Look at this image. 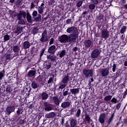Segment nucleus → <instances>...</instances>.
Instances as JSON below:
<instances>
[{"instance_id": "f257e3e1", "label": "nucleus", "mask_w": 127, "mask_h": 127, "mask_svg": "<svg viewBox=\"0 0 127 127\" xmlns=\"http://www.w3.org/2000/svg\"><path fill=\"white\" fill-rule=\"evenodd\" d=\"M83 73L86 78H89L93 76V70L92 69H84L83 70Z\"/></svg>"}, {"instance_id": "f03ea898", "label": "nucleus", "mask_w": 127, "mask_h": 127, "mask_svg": "<svg viewBox=\"0 0 127 127\" xmlns=\"http://www.w3.org/2000/svg\"><path fill=\"white\" fill-rule=\"evenodd\" d=\"M59 41L61 43H68V36L65 34L62 35L59 38Z\"/></svg>"}, {"instance_id": "7ed1b4c3", "label": "nucleus", "mask_w": 127, "mask_h": 127, "mask_svg": "<svg viewBox=\"0 0 127 127\" xmlns=\"http://www.w3.org/2000/svg\"><path fill=\"white\" fill-rule=\"evenodd\" d=\"M40 41H41V42H42V43H44V42H47V41H48L47 33L46 31H44L42 33L41 38L40 39Z\"/></svg>"}, {"instance_id": "20e7f679", "label": "nucleus", "mask_w": 127, "mask_h": 127, "mask_svg": "<svg viewBox=\"0 0 127 127\" xmlns=\"http://www.w3.org/2000/svg\"><path fill=\"white\" fill-rule=\"evenodd\" d=\"M100 54V51L98 49H95L92 52L91 54V58H98Z\"/></svg>"}, {"instance_id": "39448f33", "label": "nucleus", "mask_w": 127, "mask_h": 127, "mask_svg": "<svg viewBox=\"0 0 127 127\" xmlns=\"http://www.w3.org/2000/svg\"><path fill=\"white\" fill-rule=\"evenodd\" d=\"M78 37V33L70 34L69 36H68V42H72V41H74V40H76Z\"/></svg>"}, {"instance_id": "423d86ee", "label": "nucleus", "mask_w": 127, "mask_h": 127, "mask_svg": "<svg viewBox=\"0 0 127 127\" xmlns=\"http://www.w3.org/2000/svg\"><path fill=\"white\" fill-rule=\"evenodd\" d=\"M66 32H67V33L75 34V33H78V31L75 27L72 26V27L68 28L66 29Z\"/></svg>"}, {"instance_id": "0eeeda50", "label": "nucleus", "mask_w": 127, "mask_h": 127, "mask_svg": "<svg viewBox=\"0 0 127 127\" xmlns=\"http://www.w3.org/2000/svg\"><path fill=\"white\" fill-rule=\"evenodd\" d=\"M44 105L45 107L44 110L45 112H50L53 110L52 105L46 102L44 103Z\"/></svg>"}, {"instance_id": "6e6552de", "label": "nucleus", "mask_w": 127, "mask_h": 127, "mask_svg": "<svg viewBox=\"0 0 127 127\" xmlns=\"http://www.w3.org/2000/svg\"><path fill=\"white\" fill-rule=\"evenodd\" d=\"M101 35L102 38L107 40V38L110 36V32L107 30H103L101 31Z\"/></svg>"}, {"instance_id": "1a4fd4ad", "label": "nucleus", "mask_w": 127, "mask_h": 127, "mask_svg": "<svg viewBox=\"0 0 127 127\" xmlns=\"http://www.w3.org/2000/svg\"><path fill=\"white\" fill-rule=\"evenodd\" d=\"M105 119H106V115L105 114H102L99 116L98 120H99V122L101 124H103L105 123Z\"/></svg>"}, {"instance_id": "9d476101", "label": "nucleus", "mask_w": 127, "mask_h": 127, "mask_svg": "<svg viewBox=\"0 0 127 127\" xmlns=\"http://www.w3.org/2000/svg\"><path fill=\"white\" fill-rule=\"evenodd\" d=\"M15 110V108L14 106H8L6 108V111L9 115L14 112Z\"/></svg>"}, {"instance_id": "9b49d317", "label": "nucleus", "mask_w": 127, "mask_h": 127, "mask_svg": "<svg viewBox=\"0 0 127 127\" xmlns=\"http://www.w3.org/2000/svg\"><path fill=\"white\" fill-rule=\"evenodd\" d=\"M44 5H45V3H42L41 4V5L38 7L37 10L39 13L42 14L44 13V10L45 8Z\"/></svg>"}, {"instance_id": "f8f14e48", "label": "nucleus", "mask_w": 127, "mask_h": 127, "mask_svg": "<svg viewBox=\"0 0 127 127\" xmlns=\"http://www.w3.org/2000/svg\"><path fill=\"white\" fill-rule=\"evenodd\" d=\"M56 47L55 45L51 46L49 47L48 50V52L50 53V54H54V53H55L56 51Z\"/></svg>"}, {"instance_id": "ddd939ff", "label": "nucleus", "mask_w": 127, "mask_h": 127, "mask_svg": "<svg viewBox=\"0 0 127 127\" xmlns=\"http://www.w3.org/2000/svg\"><path fill=\"white\" fill-rule=\"evenodd\" d=\"M84 45L85 48H90L92 45V41L90 40H85L84 42Z\"/></svg>"}, {"instance_id": "4468645a", "label": "nucleus", "mask_w": 127, "mask_h": 127, "mask_svg": "<svg viewBox=\"0 0 127 127\" xmlns=\"http://www.w3.org/2000/svg\"><path fill=\"white\" fill-rule=\"evenodd\" d=\"M101 73L102 76H107L109 74V70L107 68H104L101 70Z\"/></svg>"}, {"instance_id": "2eb2a0df", "label": "nucleus", "mask_w": 127, "mask_h": 127, "mask_svg": "<svg viewBox=\"0 0 127 127\" xmlns=\"http://www.w3.org/2000/svg\"><path fill=\"white\" fill-rule=\"evenodd\" d=\"M70 106V102L69 101L64 102L61 104V107L63 109H66Z\"/></svg>"}, {"instance_id": "dca6fc26", "label": "nucleus", "mask_w": 127, "mask_h": 127, "mask_svg": "<svg viewBox=\"0 0 127 127\" xmlns=\"http://www.w3.org/2000/svg\"><path fill=\"white\" fill-rule=\"evenodd\" d=\"M56 114L55 112H51L45 115L46 119L54 118L56 117Z\"/></svg>"}, {"instance_id": "f3484780", "label": "nucleus", "mask_w": 127, "mask_h": 127, "mask_svg": "<svg viewBox=\"0 0 127 127\" xmlns=\"http://www.w3.org/2000/svg\"><path fill=\"white\" fill-rule=\"evenodd\" d=\"M66 54V52L65 50H63L58 52L57 56H59L60 58H63L64 57Z\"/></svg>"}, {"instance_id": "a211bd4d", "label": "nucleus", "mask_w": 127, "mask_h": 127, "mask_svg": "<svg viewBox=\"0 0 127 127\" xmlns=\"http://www.w3.org/2000/svg\"><path fill=\"white\" fill-rule=\"evenodd\" d=\"M80 88H74L71 89L70 92L74 95H76L79 93Z\"/></svg>"}, {"instance_id": "6ab92c4d", "label": "nucleus", "mask_w": 127, "mask_h": 127, "mask_svg": "<svg viewBox=\"0 0 127 127\" xmlns=\"http://www.w3.org/2000/svg\"><path fill=\"white\" fill-rule=\"evenodd\" d=\"M77 124V121L75 119H71L70 121V125L71 127H75Z\"/></svg>"}, {"instance_id": "aec40b11", "label": "nucleus", "mask_w": 127, "mask_h": 127, "mask_svg": "<svg viewBox=\"0 0 127 127\" xmlns=\"http://www.w3.org/2000/svg\"><path fill=\"white\" fill-rule=\"evenodd\" d=\"M53 101L54 104L57 105L59 106L60 104V100L59 99L58 97L54 96L53 97Z\"/></svg>"}, {"instance_id": "412c9836", "label": "nucleus", "mask_w": 127, "mask_h": 127, "mask_svg": "<svg viewBox=\"0 0 127 127\" xmlns=\"http://www.w3.org/2000/svg\"><path fill=\"white\" fill-rule=\"evenodd\" d=\"M23 46L24 49H28L30 47L31 45L28 41H25L23 44Z\"/></svg>"}, {"instance_id": "4be33fe9", "label": "nucleus", "mask_w": 127, "mask_h": 127, "mask_svg": "<svg viewBox=\"0 0 127 127\" xmlns=\"http://www.w3.org/2000/svg\"><path fill=\"white\" fill-rule=\"evenodd\" d=\"M69 75H66L65 76L63 79H62V83L64 84H67L68 82L69 81Z\"/></svg>"}, {"instance_id": "5701e85b", "label": "nucleus", "mask_w": 127, "mask_h": 127, "mask_svg": "<svg viewBox=\"0 0 127 127\" xmlns=\"http://www.w3.org/2000/svg\"><path fill=\"white\" fill-rule=\"evenodd\" d=\"M47 59H50L51 61L54 62L56 60V57L54 55H49L47 56Z\"/></svg>"}, {"instance_id": "b1692460", "label": "nucleus", "mask_w": 127, "mask_h": 127, "mask_svg": "<svg viewBox=\"0 0 127 127\" xmlns=\"http://www.w3.org/2000/svg\"><path fill=\"white\" fill-rule=\"evenodd\" d=\"M51 67V63H50L49 62H46L44 64V67L48 70Z\"/></svg>"}, {"instance_id": "393cba45", "label": "nucleus", "mask_w": 127, "mask_h": 127, "mask_svg": "<svg viewBox=\"0 0 127 127\" xmlns=\"http://www.w3.org/2000/svg\"><path fill=\"white\" fill-rule=\"evenodd\" d=\"M26 19L29 23H31L32 22V17L29 12L26 14Z\"/></svg>"}, {"instance_id": "a878e982", "label": "nucleus", "mask_w": 127, "mask_h": 127, "mask_svg": "<svg viewBox=\"0 0 127 127\" xmlns=\"http://www.w3.org/2000/svg\"><path fill=\"white\" fill-rule=\"evenodd\" d=\"M22 30V27H16V30H15V33H16V34H19L20 33H21Z\"/></svg>"}, {"instance_id": "bb28decb", "label": "nucleus", "mask_w": 127, "mask_h": 127, "mask_svg": "<svg viewBox=\"0 0 127 127\" xmlns=\"http://www.w3.org/2000/svg\"><path fill=\"white\" fill-rule=\"evenodd\" d=\"M36 71L34 70H30L28 73V76L30 77H33L35 76Z\"/></svg>"}, {"instance_id": "cd10ccee", "label": "nucleus", "mask_w": 127, "mask_h": 127, "mask_svg": "<svg viewBox=\"0 0 127 127\" xmlns=\"http://www.w3.org/2000/svg\"><path fill=\"white\" fill-rule=\"evenodd\" d=\"M41 97L43 100H47L48 98V95L45 92H43L41 94Z\"/></svg>"}, {"instance_id": "c85d7f7f", "label": "nucleus", "mask_w": 127, "mask_h": 127, "mask_svg": "<svg viewBox=\"0 0 127 127\" xmlns=\"http://www.w3.org/2000/svg\"><path fill=\"white\" fill-rule=\"evenodd\" d=\"M112 98H113L112 96L108 95V96H107L105 97V98H104V100L105 101H110L111 100Z\"/></svg>"}, {"instance_id": "c756f323", "label": "nucleus", "mask_w": 127, "mask_h": 127, "mask_svg": "<svg viewBox=\"0 0 127 127\" xmlns=\"http://www.w3.org/2000/svg\"><path fill=\"white\" fill-rule=\"evenodd\" d=\"M23 113V109L22 108H18L16 111V115L19 116L21 114Z\"/></svg>"}, {"instance_id": "7c9ffc66", "label": "nucleus", "mask_w": 127, "mask_h": 127, "mask_svg": "<svg viewBox=\"0 0 127 127\" xmlns=\"http://www.w3.org/2000/svg\"><path fill=\"white\" fill-rule=\"evenodd\" d=\"M81 114V110L80 109H78L75 114L76 117L78 118H79L80 117Z\"/></svg>"}, {"instance_id": "2f4dec72", "label": "nucleus", "mask_w": 127, "mask_h": 127, "mask_svg": "<svg viewBox=\"0 0 127 127\" xmlns=\"http://www.w3.org/2000/svg\"><path fill=\"white\" fill-rule=\"evenodd\" d=\"M85 120L88 123L91 122V120L89 115H85Z\"/></svg>"}, {"instance_id": "473e14b6", "label": "nucleus", "mask_w": 127, "mask_h": 127, "mask_svg": "<svg viewBox=\"0 0 127 127\" xmlns=\"http://www.w3.org/2000/svg\"><path fill=\"white\" fill-rule=\"evenodd\" d=\"M31 87L33 89H37L38 88L37 84L35 82H32L31 83Z\"/></svg>"}, {"instance_id": "72a5a7b5", "label": "nucleus", "mask_w": 127, "mask_h": 127, "mask_svg": "<svg viewBox=\"0 0 127 127\" xmlns=\"http://www.w3.org/2000/svg\"><path fill=\"white\" fill-rule=\"evenodd\" d=\"M42 16L41 14H38L37 17L34 18L35 21H39L41 20Z\"/></svg>"}, {"instance_id": "f704fd0d", "label": "nucleus", "mask_w": 127, "mask_h": 127, "mask_svg": "<svg viewBox=\"0 0 127 127\" xmlns=\"http://www.w3.org/2000/svg\"><path fill=\"white\" fill-rule=\"evenodd\" d=\"M114 118V114H112L111 117L109 118L108 121V124L110 125L111 122H112L113 119Z\"/></svg>"}, {"instance_id": "c9c22d12", "label": "nucleus", "mask_w": 127, "mask_h": 127, "mask_svg": "<svg viewBox=\"0 0 127 127\" xmlns=\"http://www.w3.org/2000/svg\"><path fill=\"white\" fill-rule=\"evenodd\" d=\"M20 49L18 46H15L13 47V51L14 52H18Z\"/></svg>"}, {"instance_id": "e433bc0d", "label": "nucleus", "mask_w": 127, "mask_h": 127, "mask_svg": "<svg viewBox=\"0 0 127 127\" xmlns=\"http://www.w3.org/2000/svg\"><path fill=\"white\" fill-rule=\"evenodd\" d=\"M96 5L92 3L89 5V8L91 10H94L95 9Z\"/></svg>"}, {"instance_id": "4c0bfd02", "label": "nucleus", "mask_w": 127, "mask_h": 127, "mask_svg": "<svg viewBox=\"0 0 127 127\" xmlns=\"http://www.w3.org/2000/svg\"><path fill=\"white\" fill-rule=\"evenodd\" d=\"M18 23L19 24L25 25V22L22 19H18Z\"/></svg>"}, {"instance_id": "58836bf2", "label": "nucleus", "mask_w": 127, "mask_h": 127, "mask_svg": "<svg viewBox=\"0 0 127 127\" xmlns=\"http://www.w3.org/2000/svg\"><path fill=\"white\" fill-rule=\"evenodd\" d=\"M4 41H8L10 39V36L8 35H5L3 36Z\"/></svg>"}, {"instance_id": "ea45409f", "label": "nucleus", "mask_w": 127, "mask_h": 127, "mask_svg": "<svg viewBox=\"0 0 127 127\" xmlns=\"http://www.w3.org/2000/svg\"><path fill=\"white\" fill-rule=\"evenodd\" d=\"M19 13L22 16H23L24 18H26V13L25 11L21 10V11H20Z\"/></svg>"}, {"instance_id": "a19ab883", "label": "nucleus", "mask_w": 127, "mask_h": 127, "mask_svg": "<svg viewBox=\"0 0 127 127\" xmlns=\"http://www.w3.org/2000/svg\"><path fill=\"white\" fill-rule=\"evenodd\" d=\"M83 3V0H80L76 3V6L77 7H80L81 6H82V4Z\"/></svg>"}, {"instance_id": "79ce46f5", "label": "nucleus", "mask_w": 127, "mask_h": 127, "mask_svg": "<svg viewBox=\"0 0 127 127\" xmlns=\"http://www.w3.org/2000/svg\"><path fill=\"white\" fill-rule=\"evenodd\" d=\"M127 29V27L126 26H123L121 29V33L123 34V33H125L126 32V30Z\"/></svg>"}, {"instance_id": "37998d69", "label": "nucleus", "mask_w": 127, "mask_h": 127, "mask_svg": "<svg viewBox=\"0 0 127 127\" xmlns=\"http://www.w3.org/2000/svg\"><path fill=\"white\" fill-rule=\"evenodd\" d=\"M91 3H92L93 4L97 5L99 3L98 0H90Z\"/></svg>"}, {"instance_id": "c03bdc74", "label": "nucleus", "mask_w": 127, "mask_h": 127, "mask_svg": "<svg viewBox=\"0 0 127 127\" xmlns=\"http://www.w3.org/2000/svg\"><path fill=\"white\" fill-rule=\"evenodd\" d=\"M111 102L112 103L117 104L118 103V100L116 98L114 97L112 99Z\"/></svg>"}, {"instance_id": "a18cd8bd", "label": "nucleus", "mask_w": 127, "mask_h": 127, "mask_svg": "<svg viewBox=\"0 0 127 127\" xmlns=\"http://www.w3.org/2000/svg\"><path fill=\"white\" fill-rule=\"evenodd\" d=\"M38 29L37 27H35L33 30V33L34 34H36V33H38Z\"/></svg>"}, {"instance_id": "49530a36", "label": "nucleus", "mask_w": 127, "mask_h": 127, "mask_svg": "<svg viewBox=\"0 0 127 127\" xmlns=\"http://www.w3.org/2000/svg\"><path fill=\"white\" fill-rule=\"evenodd\" d=\"M117 68V64H114L113 65L112 71L113 72H115Z\"/></svg>"}, {"instance_id": "de8ad7c7", "label": "nucleus", "mask_w": 127, "mask_h": 127, "mask_svg": "<svg viewBox=\"0 0 127 127\" xmlns=\"http://www.w3.org/2000/svg\"><path fill=\"white\" fill-rule=\"evenodd\" d=\"M37 15H38V11L36 10L33 11V12H32V16L33 17H36Z\"/></svg>"}, {"instance_id": "09e8293b", "label": "nucleus", "mask_w": 127, "mask_h": 127, "mask_svg": "<svg viewBox=\"0 0 127 127\" xmlns=\"http://www.w3.org/2000/svg\"><path fill=\"white\" fill-rule=\"evenodd\" d=\"M99 20H102L104 19V15L102 14H99L98 17Z\"/></svg>"}, {"instance_id": "8fccbe9b", "label": "nucleus", "mask_w": 127, "mask_h": 127, "mask_svg": "<svg viewBox=\"0 0 127 127\" xmlns=\"http://www.w3.org/2000/svg\"><path fill=\"white\" fill-rule=\"evenodd\" d=\"M65 87H66V85L65 84H62L59 86V89H64Z\"/></svg>"}, {"instance_id": "3c124183", "label": "nucleus", "mask_w": 127, "mask_h": 127, "mask_svg": "<svg viewBox=\"0 0 127 127\" xmlns=\"http://www.w3.org/2000/svg\"><path fill=\"white\" fill-rule=\"evenodd\" d=\"M4 76V72H0V81H1Z\"/></svg>"}, {"instance_id": "603ef678", "label": "nucleus", "mask_w": 127, "mask_h": 127, "mask_svg": "<svg viewBox=\"0 0 127 127\" xmlns=\"http://www.w3.org/2000/svg\"><path fill=\"white\" fill-rule=\"evenodd\" d=\"M54 39L53 38H51L50 39V41L49 42V44L52 45V44H54Z\"/></svg>"}, {"instance_id": "864d4df0", "label": "nucleus", "mask_w": 127, "mask_h": 127, "mask_svg": "<svg viewBox=\"0 0 127 127\" xmlns=\"http://www.w3.org/2000/svg\"><path fill=\"white\" fill-rule=\"evenodd\" d=\"M17 19H22V16L21 15V14H20V13H19L17 15Z\"/></svg>"}, {"instance_id": "5fc2aeb1", "label": "nucleus", "mask_w": 127, "mask_h": 127, "mask_svg": "<svg viewBox=\"0 0 127 127\" xmlns=\"http://www.w3.org/2000/svg\"><path fill=\"white\" fill-rule=\"evenodd\" d=\"M121 103H119L118 104V105H117L116 106V109L119 110L121 108Z\"/></svg>"}, {"instance_id": "6e6d98bb", "label": "nucleus", "mask_w": 127, "mask_h": 127, "mask_svg": "<svg viewBox=\"0 0 127 127\" xmlns=\"http://www.w3.org/2000/svg\"><path fill=\"white\" fill-rule=\"evenodd\" d=\"M45 52V49H43L42 50V51L41 52L40 55V57H42V56H43V54H44Z\"/></svg>"}, {"instance_id": "4d7b16f0", "label": "nucleus", "mask_w": 127, "mask_h": 127, "mask_svg": "<svg viewBox=\"0 0 127 127\" xmlns=\"http://www.w3.org/2000/svg\"><path fill=\"white\" fill-rule=\"evenodd\" d=\"M25 123L24 120H20L19 121V124L21 125H23Z\"/></svg>"}, {"instance_id": "13d9d810", "label": "nucleus", "mask_w": 127, "mask_h": 127, "mask_svg": "<svg viewBox=\"0 0 127 127\" xmlns=\"http://www.w3.org/2000/svg\"><path fill=\"white\" fill-rule=\"evenodd\" d=\"M71 22V19H68L66 20V23L67 24H69Z\"/></svg>"}, {"instance_id": "bf43d9fd", "label": "nucleus", "mask_w": 127, "mask_h": 127, "mask_svg": "<svg viewBox=\"0 0 127 127\" xmlns=\"http://www.w3.org/2000/svg\"><path fill=\"white\" fill-rule=\"evenodd\" d=\"M6 59H7V60L11 59V55L10 54L6 55Z\"/></svg>"}, {"instance_id": "052dcab7", "label": "nucleus", "mask_w": 127, "mask_h": 127, "mask_svg": "<svg viewBox=\"0 0 127 127\" xmlns=\"http://www.w3.org/2000/svg\"><path fill=\"white\" fill-rule=\"evenodd\" d=\"M53 80V78L52 77H50L49 79V80L48 81V83L50 84L51 83Z\"/></svg>"}, {"instance_id": "680f3d73", "label": "nucleus", "mask_w": 127, "mask_h": 127, "mask_svg": "<svg viewBox=\"0 0 127 127\" xmlns=\"http://www.w3.org/2000/svg\"><path fill=\"white\" fill-rule=\"evenodd\" d=\"M6 91L8 92H11L10 87H7L6 88Z\"/></svg>"}, {"instance_id": "e2e57ef3", "label": "nucleus", "mask_w": 127, "mask_h": 127, "mask_svg": "<svg viewBox=\"0 0 127 127\" xmlns=\"http://www.w3.org/2000/svg\"><path fill=\"white\" fill-rule=\"evenodd\" d=\"M37 81L38 82L42 81V78L40 76L38 77L37 78Z\"/></svg>"}, {"instance_id": "0e129e2a", "label": "nucleus", "mask_w": 127, "mask_h": 127, "mask_svg": "<svg viewBox=\"0 0 127 127\" xmlns=\"http://www.w3.org/2000/svg\"><path fill=\"white\" fill-rule=\"evenodd\" d=\"M68 91H64V93H63V95H64V96H67V94H68Z\"/></svg>"}, {"instance_id": "69168bd1", "label": "nucleus", "mask_w": 127, "mask_h": 127, "mask_svg": "<svg viewBox=\"0 0 127 127\" xmlns=\"http://www.w3.org/2000/svg\"><path fill=\"white\" fill-rule=\"evenodd\" d=\"M35 7V4L33 2H32L31 3V8H34Z\"/></svg>"}, {"instance_id": "338daca9", "label": "nucleus", "mask_w": 127, "mask_h": 127, "mask_svg": "<svg viewBox=\"0 0 127 127\" xmlns=\"http://www.w3.org/2000/svg\"><path fill=\"white\" fill-rule=\"evenodd\" d=\"M77 49H78V48L77 47H74L73 49V51H74V52H76V51H77Z\"/></svg>"}, {"instance_id": "774afa93", "label": "nucleus", "mask_w": 127, "mask_h": 127, "mask_svg": "<svg viewBox=\"0 0 127 127\" xmlns=\"http://www.w3.org/2000/svg\"><path fill=\"white\" fill-rule=\"evenodd\" d=\"M121 2L123 4H125L126 3V2H127V1H126V0H122Z\"/></svg>"}]
</instances>
